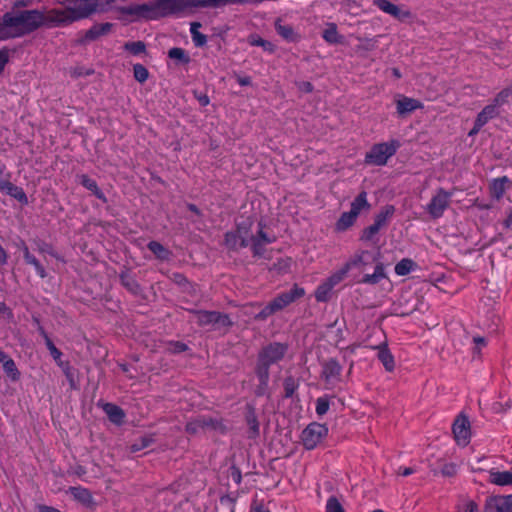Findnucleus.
Listing matches in <instances>:
<instances>
[{"label":"nucleus","mask_w":512,"mask_h":512,"mask_svg":"<svg viewBox=\"0 0 512 512\" xmlns=\"http://www.w3.org/2000/svg\"><path fill=\"white\" fill-rule=\"evenodd\" d=\"M51 9L46 11L18 10L12 8L2 19V25L6 32L7 38H14L31 33L41 26L56 27L54 22L50 20Z\"/></svg>","instance_id":"1"},{"label":"nucleus","mask_w":512,"mask_h":512,"mask_svg":"<svg viewBox=\"0 0 512 512\" xmlns=\"http://www.w3.org/2000/svg\"><path fill=\"white\" fill-rule=\"evenodd\" d=\"M344 265L349 272L355 269L362 275L357 279L358 283L375 285L386 278L383 263L377 261L369 251L357 252Z\"/></svg>","instance_id":"2"},{"label":"nucleus","mask_w":512,"mask_h":512,"mask_svg":"<svg viewBox=\"0 0 512 512\" xmlns=\"http://www.w3.org/2000/svg\"><path fill=\"white\" fill-rule=\"evenodd\" d=\"M104 10L102 0H77L63 9H51L50 20L56 27L88 17L95 10Z\"/></svg>","instance_id":"3"},{"label":"nucleus","mask_w":512,"mask_h":512,"mask_svg":"<svg viewBox=\"0 0 512 512\" xmlns=\"http://www.w3.org/2000/svg\"><path fill=\"white\" fill-rule=\"evenodd\" d=\"M271 241L262 230L258 232L257 237H250L248 231L241 227L235 233H227L225 236V243L229 248L239 249L251 245L255 254H260L261 247Z\"/></svg>","instance_id":"4"},{"label":"nucleus","mask_w":512,"mask_h":512,"mask_svg":"<svg viewBox=\"0 0 512 512\" xmlns=\"http://www.w3.org/2000/svg\"><path fill=\"white\" fill-rule=\"evenodd\" d=\"M286 346L280 343L269 344L259 354L257 375L262 384H266L269 378V366L283 358Z\"/></svg>","instance_id":"5"},{"label":"nucleus","mask_w":512,"mask_h":512,"mask_svg":"<svg viewBox=\"0 0 512 512\" xmlns=\"http://www.w3.org/2000/svg\"><path fill=\"white\" fill-rule=\"evenodd\" d=\"M398 146L396 141L376 144L367 153L366 162L377 166L385 165L388 159L396 153Z\"/></svg>","instance_id":"6"},{"label":"nucleus","mask_w":512,"mask_h":512,"mask_svg":"<svg viewBox=\"0 0 512 512\" xmlns=\"http://www.w3.org/2000/svg\"><path fill=\"white\" fill-rule=\"evenodd\" d=\"M193 317L200 326L210 327L212 329H219L231 325L228 315L215 311H195Z\"/></svg>","instance_id":"7"},{"label":"nucleus","mask_w":512,"mask_h":512,"mask_svg":"<svg viewBox=\"0 0 512 512\" xmlns=\"http://www.w3.org/2000/svg\"><path fill=\"white\" fill-rule=\"evenodd\" d=\"M452 193L438 189L425 209L433 219L440 218L450 204Z\"/></svg>","instance_id":"8"},{"label":"nucleus","mask_w":512,"mask_h":512,"mask_svg":"<svg viewBox=\"0 0 512 512\" xmlns=\"http://www.w3.org/2000/svg\"><path fill=\"white\" fill-rule=\"evenodd\" d=\"M328 429L325 425L312 423L302 432L301 439L307 449H314L327 435Z\"/></svg>","instance_id":"9"},{"label":"nucleus","mask_w":512,"mask_h":512,"mask_svg":"<svg viewBox=\"0 0 512 512\" xmlns=\"http://www.w3.org/2000/svg\"><path fill=\"white\" fill-rule=\"evenodd\" d=\"M125 14L145 19H158L163 17L156 0L154 3L150 4L129 5L127 9H125Z\"/></svg>","instance_id":"10"},{"label":"nucleus","mask_w":512,"mask_h":512,"mask_svg":"<svg viewBox=\"0 0 512 512\" xmlns=\"http://www.w3.org/2000/svg\"><path fill=\"white\" fill-rule=\"evenodd\" d=\"M453 434L457 444L466 446L471 437L470 422L466 416L459 415L453 423Z\"/></svg>","instance_id":"11"},{"label":"nucleus","mask_w":512,"mask_h":512,"mask_svg":"<svg viewBox=\"0 0 512 512\" xmlns=\"http://www.w3.org/2000/svg\"><path fill=\"white\" fill-rule=\"evenodd\" d=\"M305 294V290L297 285H294L289 291L283 292L278 295L276 298L272 300L274 307H276L277 311H280L296 301L297 299L303 297Z\"/></svg>","instance_id":"12"},{"label":"nucleus","mask_w":512,"mask_h":512,"mask_svg":"<svg viewBox=\"0 0 512 512\" xmlns=\"http://www.w3.org/2000/svg\"><path fill=\"white\" fill-rule=\"evenodd\" d=\"M374 4L384 13H387L400 21L411 18V12L409 10L390 2L389 0H374Z\"/></svg>","instance_id":"13"},{"label":"nucleus","mask_w":512,"mask_h":512,"mask_svg":"<svg viewBox=\"0 0 512 512\" xmlns=\"http://www.w3.org/2000/svg\"><path fill=\"white\" fill-rule=\"evenodd\" d=\"M484 512H512V494L488 498Z\"/></svg>","instance_id":"14"},{"label":"nucleus","mask_w":512,"mask_h":512,"mask_svg":"<svg viewBox=\"0 0 512 512\" xmlns=\"http://www.w3.org/2000/svg\"><path fill=\"white\" fill-rule=\"evenodd\" d=\"M390 214L391 211L389 210H387L385 213L382 212L378 214L374 223L363 231L362 239L371 241L373 237L379 232V230L386 225L387 218Z\"/></svg>","instance_id":"15"},{"label":"nucleus","mask_w":512,"mask_h":512,"mask_svg":"<svg viewBox=\"0 0 512 512\" xmlns=\"http://www.w3.org/2000/svg\"><path fill=\"white\" fill-rule=\"evenodd\" d=\"M489 482L498 486L512 485V468L509 471L490 470Z\"/></svg>","instance_id":"16"},{"label":"nucleus","mask_w":512,"mask_h":512,"mask_svg":"<svg viewBox=\"0 0 512 512\" xmlns=\"http://www.w3.org/2000/svg\"><path fill=\"white\" fill-rule=\"evenodd\" d=\"M68 493H70L73 496L74 500L78 501L85 507H91L94 504L92 495L86 488L80 486L70 487Z\"/></svg>","instance_id":"17"},{"label":"nucleus","mask_w":512,"mask_h":512,"mask_svg":"<svg viewBox=\"0 0 512 512\" xmlns=\"http://www.w3.org/2000/svg\"><path fill=\"white\" fill-rule=\"evenodd\" d=\"M209 427L216 428L217 422L212 419L198 418L190 421L186 426V430L190 434H197Z\"/></svg>","instance_id":"18"},{"label":"nucleus","mask_w":512,"mask_h":512,"mask_svg":"<svg viewBox=\"0 0 512 512\" xmlns=\"http://www.w3.org/2000/svg\"><path fill=\"white\" fill-rule=\"evenodd\" d=\"M341 373V366L333 359L327 361L323 366L322 375L326 382L336 381Z\"/></svg>","instance_id":"19"},{"label":"nucleus","mask_w":512,"mask_h":512,"mask_svg":"<svg viewBox=\"0 0 512 512\" xmlns=\"http://www.w3.org/2000/svg\"><path fill=\"white\" fill-rule=\"evenodd\" d=\"M20 249L23 252V257H24L26 263L29 264V265H32L35 268L37 274L41 278H45L47 276V273H46L44 267L39 263V261L35 258V256H33L30 253L27 245L24 242H22L20 244Z\"/></svg>","instance_id":"20"},{"label":"nucleus","mask_w":512,"mask_h":512,"mask_svg":"<svg viewBox=\"0 0 512 512\" xmlns=\"http://www.w3.org/2000/svg\"><path fill=\"white\" fill-rule=\"evenodd\" d=\"M163 16L174 14L183 9L182 0H156Z\"/></svg>","instance_id":"21"},{"label":"nucleus","mask_w":512,"mask_h":512,"mask_svg":"<svg viewBox=\"0 0 512 512\" xmlns=\"http://www.w3.org/2000/svg\"><path fill=\"white\" fill-rule=\"evenodd\" d=\"M0 191L17 199L22 204L28 203L27 196L24 193L23 189L18 186H15L10 181L7 184H5V186Z\"/></svg>","instance_id":"22"},{"label":"nucleus","mask_w":512,"mask_h":512,"mask_svg":"<svg viewBox=\"0 0 512 512\" xmlns=\"http://www.w3.org/2000/svg\"><path fill=\"white\" fill-rule=\"evenodd\" d=\"M103 410L113 423L120 424L123 422L125 414L123 410L117 405L106 403L103 406Z\"/></svg>","instance_id":"23"},{"label":"nucleus","mask_w":512,"mask_h":512,"mask_svg":"<svg viewBox=\"0 0 512 512\" xmlns=\"http://www.w3.org/2000/svg\"><path fill=\"white\" fill-rule=\"evenodd\" d=\"M240 4V0H197L192 3L195 7L221 8L228 5Z\"/></svg>","instance_id":"24"},{"label":"nucleus","mask_w":512,"mask_h":512,"mask_svg":"<svg viewBox=\"0 0 512 512\" xmlns=\"http://www.w3.org/2000/svg\"><path fill=\"white\" fill-rule=\"evenodd\" d=\"M397 112L401 115L414 111L419 107L418 101L412 98L402 97L396 101Z\"/></svg>","instance_id":"25"},{"label":"nucleus","mask_w":512,"mask_h":512,"mask_svg":"<svg viewBox=\"0 0 512 512\" xmlns=\"http://www.w3.org/2000/svg\"><path fill=\"white\" fill-rule=\"evenodd\" d=\"M378 358L387 371L391 372L394 370V357L385 345L379 346Z\"/></svg>","instance_id":"26"},{"label":"nucleus","mask_w":512,"mask_h":512,"mask_svg":"<svg viewBox=\"0 0 512 512\" xmlns=\"http://www.w3.org/2000/svg\"><path fill=\"white\" fill-rule=\"evenodd\" d=\"M370 204L367 201V193L361 192L351 203V212H354V214L358 217V215L363 210H369Z\"/></svg>","instance_id":"27"},{"label":"nucleus","mask_w":512,"mask_h":512,"mask_svg":"<svg viewBox=\"0 0 512 512\" xmlns=\"http://www.w3.org/2000/svg\"><path fill=\"white\" fill-rule=\"evenodd\" d=\"M507 182L508 179L506 177L493 180V182L490 185V192L492 197L500 199L506 190Z\"/></svg>","instance_id":"28"},{"label":"nucleus","mask_w":512,"mask_h":512,"mask_svg":"<svg viewBox=\"0 0 512 512\" xmlns=\"http://www.w3.org/2000/svg\"><path fill=\"white\" fill-rule=\"evenodd\" d=\"M498 114L495 105H487L483 108V110L478 114L476 121H478V126H484L490 119L494 118Z\"/></svg>","instance_id":"29"},{"label":"nucleus","mask_w":512,"mask_h":512,"mask_svg":"<svg viewBox=\"0 0 512 512\" xmlns=\"http://www.w3.org/2000/svg\"><path fill=\"white\" fill-rule=\"evenodd\" d=\"M356 218L357 216L354 214V212H344L336 224L337 229L340 231L346 230L354 224Z\"/></svg>","instance_id":"30"},{"label":"nucleus","mask_w":512,"mask_h":512,"mask_svg":"<svg viewBox=\"0 0 512 512\" xmlns=\"http://www.w3.org/2000/svg\"><path fill=\"white\" fill-rule=\"evenodd\" d=\"M348 273L349 271L347 270V267L343 265L339 270L332 273L325 281L334 288L347 277Z\"/></svg>","instance_id":"31"},{"label":"nucleus","mask_w":512,"mask_h":512,"mask_svg":"<svg viewBox=\"0 0 512 512\" xmlns=\"http://www.w3.org/2000/svg\"><path fill=\"white\" fill-rule=\"evenodd\" d=\"M149 250L159 259L166 260L169 258L170 252L159 242L151 241L148 244Z\"/></svg>","instance_id":"32"},{"label":"nucleus","mask_w":512,"mask_h":512,"mask_svg":"<svg viewBox=\"0 0 512 512\" xmlns=\"http://www.w3.org/2000/svg\"><path fill=\"white\" fill-rule=\"evenodd\" d=\"M415 266V263L411 259H402L396 264L395 273L399 276H405L409 274Z\"/></svg>","instance_id":"33"},{"label":"nucleus","mask_w":512,"mask_h":512,"mask_svg":"<svg viewBox=\"0 0 512 512\" xmlns=\"http://www.w3.org/2000/svg\"><path fill=\"white\" fill-rule=\"evenodd\" d=\"M110 29H111V24H109V23L95 25L87 31L86 38L95 39L100 35H104V34L108 33L110 31Z\"/></svg>","instance_id":"34"},{"label":"nucleus","mask_w":512,"mask_h":512,"mask_svg":"<svg viewBox=\"0 0 512 512\" xmlns=\"http://www.w3.org/2000/svg\"><path fill=\"white\" fill-rule=\"evenodd\" d=\"M332 289L333 287L329 285L327 281L321 283L315 291L316 300L320 302L327 301L329 299Z\"/></svg>","instance_id":"35"},{"label":"nucleus","mask_w":512,"mask_h":512,"mask_svg":"<svg viewBox=\"0 0 512 512\" xmlns=\"http://www.w3.org/2000/svg\"><path fill=\"white\" fill-rule=\"evenodd\" d=\"M323 38L329 43H338L340 36L338 35L335 24H328L323 31Z\"/></svg>","instance_id":"36"},{"label":"nucleus","mask_w":512,"mask_h":512,"mask_svg":"<svg viewBox=\"0 0 512 512\" xmlns=\"http://www.w3.org/2000/svg\"><path fill=\"white\" fill-rule=\"evenodd\" d=\"M249 43L253 46H261L265 51L273 52L275 49V46L262 38H260L257 35H251L248 39Z\"/></svg>","instance_id":"37"},{"label":"nucleus","mask_w":512,"mask_h":512,"mask_svg":"<svg viewBox=\"0 0 512 512\" xmlns=\"http://www.w3.org/2000/svg\"><path fill=\"white\" fill-rule=\"evenodd\" d=\"M3 369L5 373L12 379L17 380L19 377V372L16 368V365L14 361L9 357L5 362L2 364Z\"/></svg>","instance_id":"38"},{"label":"nucleus","mask_w":512,"mask_h":512,"mask_svg":"<svg viewBox=\"0 0 512 512\" xmlns=\"http://www.w3.org/2000/svg\"><path fill=\"white\" fill-rule=\"evenodd\" d=\"M200 24L199 23H192L191 24V34H192V38H193V41L195 43L196 46H202L206 43V36H204L203 34H201L198 29L200 28Z\"/></svg>","instance_id":"39"},{"label":"nucleus","mask_w":512,"mask_h":512,"mask_svg":"<svg viewBox=\"0 0 512 512\" xmlns=\"http://www.w3.org/2000/svg\"><path fill=\"white\" fill-rule=\"evenodd\" d=\"M457 512H478V505L471 499H464L457 505Z\"/></svg>","instance_id":"40"},{"label":"nucleus","mask_w":512,"mask_h":512,"mask_svg":"<svg viewBox=\"0 0 512 512\" xmlns=\"http://www.w3.org/2000/svg\"><path fill=\"white\" fill-rule=\"evenodd\" d=\"M133 72L135 79L140 83H143L148 79V70L141 64L134 65Z\"/></svg>","instance_id":"41"},{"label":"nucleus","mask_w":512,"mask_h":512,"mask_svg":"<svg viewBox=\"0 0 512 512\" xmlns=\"http://www.w3.org/2000/svg\"><path fill=\"white\" fill-rule=\"evenodd\" d=\"M81 184L86 187L87 189H89L90 191H92L95 195H97L99 198H102V193L100 192V190L98 189V186L96 184V182L90 178H88L87 176L85 175H82L81 176Z\"/></svg>","instance_id":"42"},{"label":"nucleus","mask_w":512,"mask_h":512,"mask_svg":"<svg viewBox=\"0 0 512 512\" xmlns=\"http://www.w3.org/2000/svg\"><path fill=\"white\" fill-rule=\"evenodd\" d=\"M360 44L357 46V51H371L376 48L377 41L374 38L359 39Z\"/></svg>","instance_id":"43"},{"label":"nucleus","mask_w":512,"mask_h":512,"mask_svg":"<svg viewBox=\"0 0 512 512\" xmlns=\"http://www.w3.org/2000/svg\"><path fill=\"white\" fill-rule=\"evenodd\" d=\"M124 0H102V4L104 6V10L108 9H116L125 13L126 6H123Z\"/></svg>","instance_id":"44"},{"label":"nucleus","mask_w":512,"mask_h":512,"mask_svg":"<svg viewBox=\"0 0 512 512\" xmlns=\"http://www.w3.org/2000/svg\"><path fill=\"white\" fill-rule=\"evenodd\" d=\"M329 410V401L327 397H320L316 400V413L323 416Z\"/></svg>","instance_id":"45"},{"label":"nucleus","mask_w":512,"mask_h":512,"mask_svg":"<svg viewBox=\"0 0 512 512\" xmlns=\"http://www.w3.org/2000/svg\"><path fill=\"white\" fill-rule=\"evenodd\" d=\"M125 48L131 53L137 55L145 50V45L141 41L126 43Z\"/></svg>","instance_id":"46"},{"label":"nucleus","mask_w":512,"mask_h":512,"mask_svg":"<svg viewBox=\"0 0 512 512\" xmlns=\"http://www.w3.org/2000/svg\"><path fill=\"white\" fill-rule=\"evenodd\" d=\"M152 441L153 439L151 436L142 437L139 442L132 444L131 450L133 452L140 451L141 449L148 447Z\"/></svg>","instance_id":"47"},{"label":"nucleus","mask_w":512,"mask_h":512,"mask_svg":"<svg viewBox=\"0 0 512 512\" xmlns=\"http://www.w3.org/2000/svg\"><path fill=\"white\" fill-rule=\"evenodd\" d=\"M326 512H344V509L336 498L331 497L327 501Z\"/></svg>","instance_id":"48"},{"label":"nucleus","mask_w":512,"mask_h":512,"mask_svg":"<svg viewBox=\"0 0 512 512\" xmlns=\"http://www.w3.org/2000/svg\"><path fill=\"white\" fill-rule=\"evenodd\" d=\"M277 32L286 40L293 39V30L290 26H284L279 23L276 24Z\"/></svg>","instance_id":"49"},{"label":"nucleus","mask_w":512,"mask_h":512,"mask_svg":"<svg viewBox=\"0 0 512 512\" xmlns=\"http://www.w3.org/2000/svg\"><path fill=\"white\" fill-rule=\"evenodd\" d=\"M168 54L171 59L188 62V57L186 56L184 50L181 48H172L169 50Z\"/></svg>","instance_id":"50"},{"label":"nucleus","mask_w":512,"mask_h":512,"mask_svg":"<svg viewBox=\"0 0 512 512\" xmlns=\"http://www.w3.org/2000/svg\"><path fill=\"white\" fill-rule=\"evenodd\" d=\"M122 284L127 287L131 292L136 293L138 291V284L135 280L128 275L123 274L121 276Z\"/></svg>","instance_id":"51"},{"label":"nucleus","mask_w":512,"mask_h":512,"mask_svg":"<svg viewBox=\"0 0 512 512\" xmlns=\"http://www.w3.org/2000/svg\"><path fill=\"white\" fill-rule=\"evenodd\" d=\"M277 312L276 307H274L273 302L271 301L265 308H263L257 315L256 319H265L273 313Z\"/></svg>","instance_id":"52"},{"label":"nucleus","mask_w":512,"mask_h":512,"mask_svg":"<svg viewBox=\"0 0 512 512\" xmlns=\"http://www.w3.org/2000/svg\"><path fill=\"white\" fill-rule=\"evenodd\" d=\"M512 91L510 89H506L501 91L494 99V103L492 105H495V108L497 109L498 106H501L504 104L508 97L511 95Z\"/></svg>","instance_id":"53"},{"label":"nucleus","mask_w":512,"mask_h":512,"mask_svg":"<svg viewBox=\"0 0 512 512\" xmlns=\"http://www.w3.org/2000/svg\"><path fill=\"white\" fill-rule=\"evenodd\" d=\"M46 345L47 348L50 351L51 356L54 358V360L59 364V361L61 360L62 353L55 347V345L52 343V341L49 338H46Z\"/></svg>","instance_id":"54"},{"label":"nucleus","mask_w":512,"mask_h":512,"mask_svg":"<svg viewBox=\"0 0 512 512\" xmlns=\"http://www.w3.org/2000/svg\"><path fill=\"white\" fill-rule=\"evenodd\" d=\"M441 472L444 476H454L457 473V466L454 463L445 464Z\"/></svg>","instance_id":"55"},{"label":"nucleus","mask_w":512,"mask_h":512,"mask_svg":"<svg viewBox=\"0 0 512 512\" xmlns=\"http://www.w3.org/2000/svg\"><path fill=\"white\" fill-rule=\"evenodd\" d=\"M37 2H39V0H17V1H15L13 8L22 10V8L31 6Z\"/></svg>","instance_id":"56"},{"label":"nucleus","mask_w":512,"mask_h":512,"mask_svg":"<svg viewBox=\"0 0 512 512\" xmlns=\"http://www.w3.org/2000/svg\"><path fill=\"white\" fill-rule=\"evenodd\" d=\"M58 365L62 368L66 377L72 383L73 382V373H72V370H71V367L69 366V364L67 362L59 361Z\"/></svg>","instance_id":"57"},{"label":"nucleus","mask_w":512,"mask_h":512,"mask_svg":"<svg viewBox=\"0 0 512 512\" xmlns=\"http://www.w3.org/2000/svg\"><path fill=\"white\" fill-rule=\"evenodd\" d=\"M9 56L6 51H0V74L3 72L5 65L8 63Z\"/></svg>","instance_id":"58"},{"label":"nucleus","mask_w":512,"mask_h":512,"mask_svg":"<svg viewBox=\"0 0 512 512\" xmlns=\"http://www.w3.org/2000/svg\"><path fill=\"white\" fill-rule=\"evenodd\" d=\"M39 512H61V511L54 507H51V506L40 505Z\"/></svg>","instance_id":"59"},{"label":"nucleus","mask_w":512,"mask_h":512,"mask_svg":"<svg viewBox=\"0 0 512 512\" xmlns=\"http://www.w3.org/2000/svg\"><path fill=\"white\" fill-rule=\"evenodd\" d=\"M237 81L240 85L242 86H247V85H250L251 84V79L250 77H237Z\"/></svg>","instance_id":"60"},{"label":"nucleus","mask_w":512,"mask_h":512,"mask_svg":"<svg viewBox=\"0 0 512 512\" xmlns=\"http://www.w3.org/2000/svg\"><path fill=\"white\" fill-rule=\"evenodd\" d=\"M186 349V345L183 343H176L173 345L174 352H182Z\"/></svg>","instance_id":"61"},{"label":"nucleus","mask_w":512,"mask_h":512,"mask_svg":"<svg viewBox=\"0 0 512 512\" xmlns=\"http://www.w3.org/2000/svg\"><path fill=\"white\" fill-rule=\"evenodd\" d=\"M398 473L402 476H408V475H411L413 473V469L412 468H400Z\"/></svg>","instance_id":"62"},{"label":"nucleus","mask_w":512,"mask_h":512,"mask_svg":"<svg viewBox=\"0 0 512 512\" xmlns=\"http://www.w3.org/2000/svg\"><path fill=\"white\" fill-rule=\"evenodd\" d=\"M198 101L202 106H206L209 104V98L207 95H200L198 97Z\"/></svg>","instance_id":"63"},{"label":"nucleus","mask_w":512,"mask_h":512,"mask_svg":"<svg viewBox=\"0 0 512 512\" xmlns=\"http://www.w3.org/2000/svg\"><path fill=\"white\" fill-rule=\"evenodd\" d=\"M504 225L506 228H510L512 225V209L510 210L507 218L504 221Z\"/></svg>","instance_id":"64"}]
</instances>
